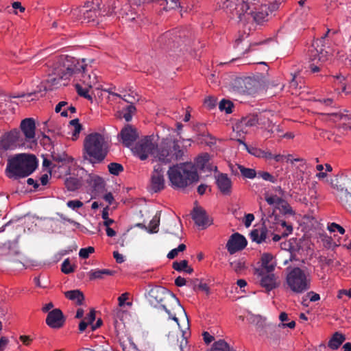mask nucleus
Listing matches in <instances>:
<instances>
[{
	"label": "nucleus",
	"instance_id": "nucleus-58",
	"mask_svg": "<svg viewBox=\"0 0 351 351\" xmlns=\"http://www.w3.org/2000/svg\"><path fill=\"white\" fill-rule=\"evenodd\" d=\"M343 295H346L349 298H351V289L339 290L337 295L338 298L342 299Z\"/></svg>",
	"mask_w": 351,
	"mask_h": 351
},
{
	"label": "nucleus",
	"instance_id": "nucleus-42",
	"mask_svg": "<svg viewBox=\"0 0 351 351\" xmlns=\"http://www.w3.org/2000/svg\"><path fill=\"white\" fill-rule=\"evenodd\" d=\"M237 167L241 175L246 178L253 179L257 175L255 169H254L246 168L242 165H237Z\"/></svg>",
	"mask_w": 351,
	"mask_h": 351
},
{
	"label": "nucleus",
	"instance_id": "nucleus-57",
	"mask_svg": "<svg viewBox=\"0 0 351 351\" xmlns=\"http://www.w3.org/2000/svg\"><path fill=\"white\" fill-rule=\"evenodd\" d=\"M39 94H40V89L39 90H34V91L30 92L26 95H21V97L26 96L27 97H31V100L33 101V100H36L38 98Z\"/></svg>",
	"mask_w": 351,
	"mask_h": 351
},
{
	"label": "nucleus",
	"instance_id": "nucleus-47",
	"mask_svg": "<svg viewBox=\"0 0 351 351\" xmlns=\"http://www.w3.org/2000/svg\"><path fill=\"white\" fill-rule=\"evenodd\" d=\"M95 248L93 247H88L80 249L79 252V256L82 258H88L90 254L94 253Z\"/></svg>",
	"mask_w": 351,
	"mask_h": 351
},
{
	"label": "nucleus",
	"instance_id": "nucleus-12",
	"mask_svg": "<svg viewBox=\"0 0 351 351\" xmlns=\"http://www.w3.org/2000/svg\"><path fill=\"white\" fill-rule=\"evenodd\" d=\"M165 168L161 164L154 166L148 186L150 191L157 193L165 188Z\"/></svg>",
	"mask_w": 351,
	"mask_h": 351
},
{
	"label": "nucleus",
	"instance_id": "nucleus-34",
	"mask_svg": "<svg viewBox=\"0 0 351 351\" xmlns=\"http://www.w3.org/2000/svg\"><path fill=\"white\" fill-rule=\"evenodd\" d=\"M86 182L95 189H99L104 186L103 179L97 175L90 173L86 178Z\"/></svg>",
	"mask_w": 351,
	"mask_h": 351
},
{
	"label": "nucleus",
	"instance_id": "nucleus-41",
	"mask_svg": "<svg viewBox=\"0 0 351 351\" xmlns=\"http://www.w3.org/2000/svg\"><path fill=\"white\" fill-rule=\"evenodd\" d=\"M210 351H231V349L224 340L220 339L213 344Z\"/></svg>",
	"mask_w": 351,
	"mask_h": 351
},
{
	"label": "nucleus",
	"instance_id": "nucleus-16",
	"mask_svg": "<svg viewBox=\"0 0 351 351\" xmlns=\"http://www.w3.org/2000/svg\"><path fill=\"white\" fill-rule=\"evenodd\" d=\"M255 274L259 278L261 287L269 291L278 286L276 276L272 272L267 273L263 269H256Z\"/></svg>",
	"mask_w": 351,
	"mask_h": 351
},
{
	"label": "nucleus",
	"instance_id": "nucleus-23",
	"mask_svg": "<svg viewBox=\"0 0 351 351\" xmlns=\"http://www.w3.org/2000/svg\"><path fill=\"white\" fill-rule=\"evenodd\" d=\"M261 267L257 269H263L267 273L273 272L277 265L274 256L270 253H263L261 255Z\"/></svg>",
	"mask_w": 351,
	"mask_h": 351
},
{
	"label": "nucleus",
	"instance_id": "nucleus-49",
	"mask_svg": "<svg viewBox=\"0 0 351 351\" xmlns=\"http://www.w3.org/2000/svg\"><path fill=\"white\" fill-rule=\"evenodd\" d=\"M73 267L69 259H66L62 264V271L64 274H70L73 271Z\"/></svg>",
	"mask_w": 351,
	"mask_h": 351
},
{
	"label": "nucleus",
	"instance_id": "nucleus-5",
	"mask_svg": "<svg viewBox=\"0 0 351 351\" xmlns=\"http://www.w3.org/2000/svg\"><path fill=\"white\" fill-rule=\"evenodd\" d=\"M167 176L174 188H185L199 179L196 169L191 162L171 166L167 171Z\"/></svg>",
	"mask_w": 351,
	"mask_h": 351
},
{
	"label": "nucleus",
	"instance_id": "nucleus-26",
	"mask_svg": "<svg viewBox=\"0 0 351 351\" xmlns=\"http://www.w3.org/2000/svg\"><path fill=\"white\" fill-rule=\"evenodd\" d=\"M192 217L196 225L202 228H205L209 225V221L205 211L201 208H195L192 213Z\"/></svg>",
	"mask_w": 351,
	"mask_h": 351
},
{
	"label": "nucleus",
	"instance_id": "nucleus-52",
	"mask_svg": "<svg viewBox=\"0 0 351 351\" xmlns=\"http://www.w3.org/2000/svg\"><path fill=\"white\" fill-rule=\"evenodd\" d=\"M66 205L71 209L75 210L83 206V203L80 200H70L67 202Z\"/></svg>",
	"mask_w": 351,
	"mask_h": 351
},
{
	"label": "nucleus",
	"instance_id": "nucleus-30",
	"mask_svg": "<svg viewBox=\"0 0 351 351\" xmlns=\"http://www.w3.org/2000/svg\"><path fill=\"white\" fill-rule=\"evenodd\" d=\"M64 295L77 305H81L84 299L82 292L78 289L66 291Z\"/></svg>",
	"mask_w": 351,
	"mask_h": 351
},
{
	"label": "nucleus",
	"instance_id": "nucleus-18",
	"mask_svg": "<svg viewBox=\"0 0 351 351\" xmlns=\"http://www.w3.org/2000/svg\"><path fill=\"white\" fill-rule=\"evenodd\" d=\"M20 129L28 142H34L36 136V123L33 118H26L21 121Z\"/></svg>",
	"mask_w": 351,
	"mask_h": 351
},
{
	"label": "nucleus",
	"instance_id": "nucleus-7",
	"mask_svg": "<svg viewBox=\"0 0 351 351\" xmlns=\"http://www.w3.org/2000/svg\"><path fill=\"white\" fill-rule=\"evenodd\" d=\"M326 182L341 202L351 204V170L330 177Z\"/></svg>",
	"mask_w": 351,
	"mask_h": 351
},
{
	"label": "nucleus",
	"instance_id": "nucleus-59",
	"mask_svg": "<svg viewBox=\"0 0 351 351\" xmlns=\"http://www.w3.org/2000/svg\"><path fill=\"white\" fill-rule=\"evenodd\" d=\"M254 217L253 214H247L244 218V224L248 228L251 226L252 222L254 221Z\"/></svg>",
	"mask_w": 351,
	"mask_h": 351
},
{
	"label": "nucleus",
	"instance_id": "nucleus-22",
	"mask_svg": "<svg viewBox=\"0 0 351 351\" xmlns=\"http://www.w3.org/2000/svg\"><path fill=\"white\" fill-rule=\"evenodd\" d=\"M215 179L217 188L222 194L228 195L232 193V182L227 174L219 173Z\"/></svg>",
	"mask_w": 351,
	"mask_h": 351
},
{
	"label": "nucleus",
	"instance_id": "nucleus-44",
	"mask_svg": "<svg viewBox=\"0 0 351 351\" xmlns=\"http://www.w3.org/2000/svg\"><path fill=\"white\" fill-rule=\"evenodd\" d=\"M108 168L110 173L113 175H119L123 170L122 165L116 162L110 163Z\"/></svg>",
	"mask_w": 351,
	"mask_h": 351
},
{
	"label": "nucleus",
	"instance_id": "nucleus-63",
	"mask_svg": "<svg viewBox=\"0 0 351 351\" xmlns=\"http://www.w3.org/2000/svg\"><path fill=\"white\" fill-rule=\"evenodd\" d=\"M197 287H198V289L199 290H201L202 291L206 293V294H208L209 292H210L209 287L208 286V285L206 283L200 282L198 285Z\"/></svg>",
	"mask_w": 351,
	"mask_h": 351
},
{
	"label": "nucleus",
	"instance_id": "nucleus-35",
	"mask_svg": "<svg viewBox=\"0 0 351 351\" xmlns=\"http://www.w3.org/2000/svg\"><path fill=\"white\" fill-rule=\"evenodd\" d=\"M112 274L111 270L107 269H92L89 272V278L90 280L102 279L104 276H110Z\"/></svg>",
	"mask_w": 351,
	"mask_h": 351
},
{
	"label": "nucleus",
	"instance_id": "nucleus-2",
	"mask_svg": "<svg viewBox=\"0 0 351 351\" xmlns=\"http://www.w3.org/2000/svg\"><path fill=\"white\" fill-rule=\"evenodd\" d=\"M219 6L239 21H246L250 17L257 22L266 19L276 5L267 0H220Z\"/></svg>",
	"mask_w": 351,
	"mask_h": 351
},
{
	"label": "nucleus",
	"instance_id": "nucleus-56",
	"mask_svg": "<svg viewBox=\"0 0 351 351\" xmlns=\"http://www.w3.org/2000/svg\"><path fill=\"white\" fill-rule=\"evenodd\" d=\"M95 319V310H91L90 313L86 316V317L83 319L88 322V324H90L93 322Z\"/></svg>",
	"mask_w": 351,
	"mask_h": 351
},
{
	"label": "nucleus",
	"instance_id": "nucleus-21",
	"mask_svg": "<svg viewBox=\"0 0 351 351\" xmlns=\"http://www.w3.org/2000/svg\"><path fill=\"white\" fill-rule=\"evenodd\" d=\"M138 136L136 130L130 125L123 128L119 134L122 143L126 147L132 145Z\"/></svg>",
	"mask_w": 351,
	"mask_h": 351
},
{
	"label": "nucleus",
	"instance_id": "nucleus-3",
	"mask_svg": "<svg viewBox=\"0 0 351 351\" xmlns=\"http://www.w3.org/2000/svg\"><path fill=\"white\" fill-rule=\"evenodd\" d=\"M186 147L191 146V139L180 138L173 141L169 139H163L161 143L156 146L155 152H153V161L159 162L161 164H167L174 160L182 159L184 155V150L181 149L179 143Z\"/></svg>",
	"mask_w": 351,
	"mask_h": 351
},
{
	"label": "nucleus",
	"instance_id": "nucleus-64",
	"mask_svg": "<svg viewBox=\"0 0 351 351\" xmlns=\"http://www.w3.org/2000/svg\"><path fill=\"white\" fill-rule=\"evenodd\" d=\"M113 256L118 263H122L125 261L124 256L118 252H114Z\"/></svg>",
	"mask_w": 351,
	"mask_h": 351
},
{
	"label": "nucleus",
	"instance_id": "nucleus-43",
	"mask_svg": "<svg viewBox=\"0 0 351 351\" xmlns=\"http://www.w3.org/2000/svg\"><path fill=\"white\" fill-rule=\"evenodd\" d=\"M233 104L230 100L222 99L219 104V108L221 111H225L229 114L232 112Z\"/></svg>",
	"mask_w": 351,
	"mask_h": 351
},
{
	"label": "nucleus",
	"instance_id": "nucleus-32",
	"mask_svg": "<svg viewBox=\"0 0 351 351\" xmlns=\"http://www.w3.org/2000/svg\"><path fill=\"white\" fill-rule=\"evenodd\" d=\"M250 237L253 241L261 243L267 238V231L265 228L254 229L250 233Z\"/></svg>",
	"mask_w": 351,
	"mask_h": 351
},
{
	"label": "nucleus",
	"instance_id": "nucleus-4",
	"mask_svg": "<svg viewBox=\"0 0 351 351\" xmlns=\"http://www.w3.org/2000/svg\"><path fill=\"white\" fill-rule=\"evenodd\" d=\"M36 167L37 160L34 155L20 154L8 160L6 175L12 179L25 178L32 173Z\"/></svg>",
	"mask_w": 351,
	"mask_h": 351
},
{
	"label": "nucleus",
	"instance_id": "nucleus-36",
	"mask_svg": "<svg viewBox=\"0 0 351 351\" xmlns=\"http://www.w3.org/2000/svg\"><path fill=\"white\" fill-rule=\"evenodd\" d=\"M160 212H157L149 223V232H157L160 223Z\"/></svg>",
	"mask_w": 351,
	"mask_h": 351
},
{
	"label": "nucleus",
	"instance_id": "nucleus-28",
	"mask_svg": "<svg viewBox=\"0 0 351 351\" xmlns=\"http://www.w3.org/2000/svg\"><path fill=\"white\" fill-rule=\"evenodd\" d=\"M69 133L71 134V138L75 141L78 138L82 130V125L77 119L71 120L69 125Z\"/></svg>",
	"mask_w": 351,
	"mask_h": 351
},
{
	"label": "nucleus",
	"instance_id": "nucleus-15",
	"mask_svg": "<svg viewBox=\"0 0 351 351\" xmlns=\"http://www.w3.org/2000/svg\"><path fill=\"white\" fill-rule=\"evenodd\" d=\"M258 123V118L255 114H250L242 118L234 126V130L239 135L251 132L252 128Z\"/></svg>",
	"mask_w": 351,
	"mask_h": 351
},
{
	"label": "nucleus",
	"instance_id": "nucleus-14",
	"mask_svg": "<svg viewBox=\"0 0 351 351\" xmlns=\"http://www.w3.org/2000/svg\"><path fill=\"white\" fill-rule=\"evenodd\" d=\"M322 119L332 121L344 129H351V116L341 112H327L322 114Z\"/></svg>",
	"mask_w": 351,
	"mask_h": 351
},
{
	"label": "nucleus",
	"instance_id": "nucleus-31",
	"mask_svg": "<svg viewBox=\"0 0 351 351\" xmlns=\"http://www.w3.org/2000/svg\"><path fill=\"white\" fill-rule=\"evenodd\" d=\"M276 230L283 237H286L292 233L293 227L291 224L287 223L286 221L280 220L276 223Z\"/></svg>",
	"mask_w": 351,
	"mask_h": 351
},
{
	"label": "nucleus",
	"instance_id": "nucleus-39",
	"mask_svg": "<svg viewBox=\"0 0 351 351\" xmlns=\"http://www.w3.org/2000/svg\"><path fill=\"white\" fill-rule=\"evenodd\" d=\"M247 319L251 324H253L258 327H263L265 324V318L259 315H254L250 313L247 316Z\"/></svg>",
	"mask_w": 351,
	"mask_h": 351
},
{
	"label": "nucleus",
	"instance_id": "nucleus-19",
	"mask_svg": "<svg viewBox=\"0 0 351 351\" xmlns=\"http://www.w3.org/2000/svg\"><path fill=\"white\" fill-rule=\"evenodd\" d=\"M234 85L239 93L251 94L256 88L258 83L252 77H248L237 79Z\"/></svg>",
	"mask_w": 351,
	"mask_h": 351
},
{
	"label": "nucleus",
	"instance_id": "nucleus-8",
	"mask_svg": "<svg viewBox=\"0 0 351 351\" xmlns=\"http://www.w3.org/2000/svg\"><path fill=\"white\" fill-rule=\"evenodd\" d=\"M285 281L292 292L300 294L311 288V276L307 270L295 267L288 271Z\"/></svg>",
	"mask_w": 351,
	"mask_h": 351
},
{
	"label": "nucleus",
	"instance_id": "nucleus-9",
	"mask_svg": "<svg viewBox=\"0 0 351 351\" xmlns=\"http://www.w3.org/2000/svg\"><path fill=\"white\" fill-rule=\"evenodd\" d=\"M148 300L149 302L154 306L161 304L162 307L169 315V317L172 318L175 322H176L178 326L179 323L178 318L175 315L171 317L170 311L167 310L165 305L162 303L167 300H172L173 302L176 303L178 307L180 308L184 312V315L186 316L185 311L180 306L178 300L176 298H175L173 295L168 292L167 289L162 287H154L152 288L148 293Z\"/></svg>",
	"mask_w": 351,
	"mask_h": 351
},
{
	"label": "nucleus",
	"instance_id": "nucleus-11",
	"mask_svg": "<svg viewBox=\"0 0 351 351\" xmlns=\"http://www.w3.org/2000/svg\"><path fill=\"white\" fill-rule=\"evenodd\" d=\"M265 198L268 204L279 209L282 213H293L289 204L284 199V192L281 189L276 190L275 193H267Z\"/></svg>",
	"mask_w": 351,
	"mask_h": 351
},
{
	"label": "nucleus",
	"instance_id": "nucleus-53",
	"mask_svg": "<svg viewBox=\"0 0 351 351\" xmlns=\"http://www.w3.org/2000/svg\"><path fill=\"white\" fill-rule=\"evenodd\" d=\"M188 263L186 261H181L180 262L173 263V269L176 271H183L187 268Z\"/></svg>",
	"mask_w": 351,
	"mask_h": 351
},
{
	"label": "nucleus",
	"instance_id": "nucleus-13",
	"mask_svg": "<svg viewBox=\"0 0 351 351\" xmlns=\"http://www.w3.org/2000/svg\"><path fill=\"white\" fill-rule=\"evenodd\" d=\"M156 145L150 136H146L142 139L134 148L133 152L141 160H145L148 156L153 158V152H155Z\"/></svg>",
	"mask_w": 351,
	"mask_h": 351
},
{
	"label": "nucleus",
	"instance_id": "nucleus-55",
	"mask_svg": "<svg viewBox=\"0 0 351 351\" xmlns=\"http://www.w3.org/2000/svg\"><path fill=\"white\" fill-rule=\"evenodd\" d=\"M306 298H307L310 302H317L320 300L319 295L313 291L308 292L306 294Z\"/></svg>",
	"mask_w": 351,
	"mask_h": 351
},
{
	"label": "nucleus",
	"instance_id": "nucleus-60",
	"mask_svg": "<svg viewBox=\"0 0 351 351\" xmlns=\"http://www.w3.org/2000/svg\"><path fill=\"white\" fill-rule=\"evenodd\" d=\"M204 104L208 108H213L216 105V100L213 97H208L205 99Z\"/></svg>",
	"mask_w": 351,
	"mask_h": 351
},
{
	"label": "nucleus",
	"instance_id": "nucleus-1",
	"mask_svg": "<svg viewBox=\"0 0 351 351\" xmlns=\"http://www.w3.org/2000/svg\"><path fill=\"white\" fill-rule=\"evenodd\" d=\"M50 67L51 73L47 80L49 88L65 85L64 82L62 84L60 81L71 77H73L76 82L77 93L85 98H91L88 94L91 88H99L97 75L86 59L78 60L68 56H61L54 60Z\"/></svg>",
	"mask_w": 351,
	"mask_h": 351
},
{
	"label": "nucleus",
	"instance_id": "nucleus-33",
	"mask_svg": "<svg viewBox=\"0 0 351 351\" xmlns=\"http://www.w3.org/2000/svg\"><path fill=\"white\" fill-rule=\"evenodd\" d=\"M345 339V337L343 335L335 332L328 342V347L332 350H337Z\"/></svg>",
	"mask_w": 351,
	"mask_h": 351
},
{
	"label": "nucleus",
	"instance_id": "nucleus-46",
	"mask_svg": "<svg viewBox=\"0 0 351 351\" xmlns=\"http://www.w3.org/2000/svg\"><path fill=\"white\" fill-rule=\"evenodd\" d=\"M186 249V245L184 244H180L178 247L171 250L167 254V257L169 259L174 258L176 256H178V253L180 252H183Z\"/></svg>",
	"mask_w": 351,
	"mask_h": 351
},
{
	"label": "nucleus",
	"instance_id": "nucleus-20",
	"mask_svg": "<svg viewBox=\"0 0 351 351\" xmlns=\"http://www.w3.org/2000/svg\"><path fill=\"white\" fill-rule=\"evenodd\" d=\"M47 324L51 328H60L64 323L62 312L59 308H55L49 312L46 318Z\"/></svg>",
	"mask_w": 351,
	"mask_h": 351
},
{
	"label": "nucleus",
	"instance_id": "nucleus-27",
	"mask_svg": "<svg viewBox=\"0 0 351 351\" xmlns=\"http://www.w3.org/2000/svg\"><path fill=\"white\" fill-rule=\"evenodd\" d=\"M244 145L247 152L256 158H264L265 160L271 159L273 158V154L269 150L262 149L254 146H247L246 144H244Z\"/></svg>",
	"mask_w": 351,
	"mask_h": 351
},
{
	"label": "nucleus",
	"instance_id": "nucleus-50",
	"mask_svg": "<svg viewBox=\"0 0 351 351\" xmlns=\"http://www.w3.org/2000/svg\"><path fill=\"white\" fill-rule=\"evenodd\" d=\"M257 175L265 181L274 182L276 180L275 178L271 174L266 171H259Z\"/></svg>",
	"mask_w": 351,
	"mask_h": 351
},
{
	"label": "nucleus",
	"instance_id": "nucleus-17",
	"mask_svg": "<svg viewBox=\"0 0 351 351\" xmlns=\"http://www.w3.org/2000/svg\"><path fill=\"white\" fill-rule=\"evenodd\" d=\"M246 245L247 240L245 238L239 233H234L229 238L226 247L228 252L230 254H233L244 249Z\"/></svg>",
	"mask_w": 351,
	"mask_h": 351
},
{
	"label": "nucleus",
	"instance_id": "nucleus-54",
	"mask_svg": "<svg viewBox=\"0 0 351 351\" xmlns=\"http://www.w3.org/2000/svg\"><path fill=\"white\" fill-rule=\"evenodd\" d=\"M328 229L330 232L338 231L341 234H343L345 233L344 228L343 227H341V226H339L337 223H332L330 225H329L328 227Z\"/></svg>",
	"mask_w": 351,
	"mask_h": 351
},
{
	"label": "nucleus",
	"instance_id": "nucleus-38",
	"mask_svg": "<svg viewBox=\"0 0 351 351\" xmlns=\"http://www.w3.org/2000/svg\"><path fill=\"white\" fill-rule=\"evenodd\" d=\"M232 269L237 274L243 272L246 268L247 265L243 259L235 260L230 263Z\"/></svg>",
	"mask_w": 351,
	"mask_h": 351
},
{
	"label": "nucleus",
	"instance_id": "nucleus-61",
	"mask_svg": "<svg viewBox=\"0 0 351 351\" xmlns=\"http://www.w3.org/2000/svg\"><path fill=\"white\" fill-rule=\"evenodd\" d=\"M9 340L6 337H1L0 338V351H3L7 347Z\"/></svg>",
	"mask_w": 351,
	"mask_h": 351
},
{
	"label": "nucleus",
	"instance_id": "nucleus-37",
	"mask_svg": "<svg viewBox=\"0 0 351 351\" xmlns=\"http://www.w3.org/2000/svg\"><path fill=\"white\" fill-rule=\"evenodd\" d=\"M120 15H121L123 19L125 18L126 21H132L135 20L136 14L132 10H130L129 5H125V7L122 8Z\"/></svg>",
	"mask_w": 351,
	"mask_h": 351
},
{
	"label": "nucleus",
	"instance_id": "nucleus-51",
	"mask_svg": "<svg viewBox=\"0 0 351 351\" xmlns=\"http://www.w3.org/2000/svg\"><path fill=\"white\" fill-rule=\"evenodd\" d=\"M128 299V293H122L119 298H118V302H119V306L120 307H123L125 305L127 306H131V302H126L127 300Z\"/></svg>",
	"mask_w": 351,
	"mask_h": 351
},
{
	"label": "nucleus",
	"instance_id": "nucleus-45",
	"mask_svg": "<svg viewBox=\"0 0 351 351\" xmlns=\"http://www.w3.org/2000/svg\"><path fill=\"white\" fill-rule=\"evenodd\" d=\"M136 108L132 104L129 105L125 109V112H123V118L126 121H130L132 119V114L135 112Z\"/></svg>",
	"mask_w": 351,
	"mask_h": 351
},
{
	"label": "nucleus",
	"instance_id": "nucleus-40",
	"mask_svg": "<svg viewBox=\"0 0 351 351\" xmlns=\"http://www.w3.org/2000/svg\"><path fill=\"white\" fill-rule=\"evenodd\" d=\"M65 185L68 190L75 191L80 186L81 182L77 178L69 177L65 180Z\"/></svg>",
	"mask_w": 351,
	"mask_h": 351
},
{
	"label": "nucleus",
	"instance_id": "nucleus-25",
	"mask_svg": "<svg viewBox=\"0 0 351 351\" xmlns=\"http://www.w3.org/2000/svg\"><path fill=\"white\" fill-rule=\"evenodd\" d=\"M210 156L207 153H203L199 155L195 160V165H193L195 169H206L209 171L217 169V167L211 166L209 164Z\"/></svg>",
	"mask_w": 351,
	"mask_h": 351
},
{
	"label": "nucleus",
	"instance_id": "nucleus-10",
	"mask_svg": "<svg viewBox=\"0 0 351 351\" xmlns=\"http://www.w3.org/2000/svg\"><path fill=\"white\" fill-rule=\"evenodd\" d=\"M23 145V138L18 130H13L4 134L0 138V156L1 157L7 151L14 150Z\"/></svg>",
	"mask_w": 351,
	"mask_h": 351
},
{
	"label": "nucleus",
	"instance_id": "nucleus-29",
	"mask_svg": "<svg viewBox=\"0 0 351 351\" xmlns=\"http://www.w3.org/2000/svg\"><path fill=\"white\" fill-rule=\"evenodd\" d=\"M80 12V18L82 19V22H95V19L100 15V12H98L95 10H81Z\"/></svg>",
	"mask_w": 351,
	"mask_h": 351
},
{
	"label": "nucleus",
	"instance_id": "nucleus-6",
	"mask_svg": "<svg viewBox=\"0 0 351 351\" xmlns=\"http://www.w3.org/2000/svg\"><path fill=\"white\" fill-rule=\"evenodd\" d=\"M108 139L104 134L94 132L86 136L84 141L85 157L92 163L101 162L107 155Z\"/></svg>",
	"mask_w": 351,
	"mask_h": 351
},
{
	"label": "nucleus",
	"instance_id": "nucleus-24",
	"mask_svg": "<svg viewBox=\"0 0 351 351\" xmlns=\"http://www.w3.org/2000/svg\"><path fill=\"white\" fill-rule=\"evenodd\" d=\"M317 50H313L311 51V56L313 58L311 59L312 63L309 67L313 73L318 72L322 63L327 60L326 51H322L319 54H317Z\"/></svg>",
	"mask_w": 351,
	"mask_h": 351
},
{
	"label": "nucleus",
	"instance_id": "nucleus-48",
	"mask_svg": "<svg viewBox=\"0 0 351 351\" xmlns=\"http://www.w3.org/2000/svg\"><path fill=\"white\" fill-rule=\"evenodd\" d=\"M67 105V103L65 101H60L56 106V112H60L61 115L62 117H67L68 116V112L66 110V106Z\"/></svg>",
	"mask_w": 351,
	"mask_h": 351
},
{
	"label": "nucleus",
	"instance_id": "nucleus-62",
	"mask_svg": "<svg viewBox=\"0 0 351 351\" xmlns=\"http://www.w3.org/2000/svg\"><path fill=\"white\" fill-rule=\"evenodd\" d=\"M19 339L25 346H29L32 341V339L29 336L27 335H21L20 336Z\"/></svg>",
	"mask_w": 351,
	"mask_h": 351
}]
</instances>
